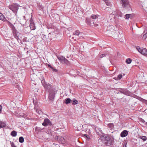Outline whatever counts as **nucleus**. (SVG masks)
<instances>
[{"instance_id":"7ed1b4c3","label":"nucleus","mask_w":147,"mask_h":147,"mask_svg":"<svg viewBox=\"0 0 147 147\" xmlns=\"http://www.w3.org/2000/svg\"><path fill=\"white\" fill-rule=\"evenodd\" d=\"M8 7L14 13H17L18 9V5L15 3L10 5Z\"/></svg>"},{"instance_id":"09e8293b","label":"nucleus","mask_w":147,"mask_h":147,"mask_svg":"<svg viewBox=\"0 0 147 147\" xmlns=\"http://www.w3.org/2000/svg\"><path fill=\"white\" fill-rule=\"evenodd\" d=\"M140 98V99H140V100H141V99H142V98Z\"/></svg>"},{"instance_id":"dca6fc26","label":"nucleus","mask_w":147,"mask_h":147,"mask_svg":"<svg viewBox=\"0 0 147 147\" xmlns=\"http://www.w3.org/2000/svg\"><path fill=\"white\" fill-rule=\"evenodd\" d=\"M57 58L58 59L60 62H61V63H63V60H64L65 58L64 57L62 56H57Z\"/></svg>"},{"instance_id":"0eeeda50","label":"nucleus","mask_w":147,"mask_h":147,"mask_svg":"<svg viewBox=\"0 0 147 147\" xmlns=\"http://www.w3.org/2000/svg\"><path fill=\"white\" fill-rule=\"evenodd\" d=\"M137 50L140 53L146 56L147 55V49L146 48H140L139 47L136 48Z\"/></svg>"},{"instance_id":"e433bc0d","label":"nucleus","mask_w":147,"mask_h":147,"mask_svg":"<svg viewBox=\"0 0 147 147\" xmlns=\"http://www.w3.org/2000/svg\"><path fill=\"white\" fill-rule=\"evenodd\" d=\"M84 136L86 137V138H87L88 140H89L90 139V138L89 136L86 134H84Z\"/></svg>"},{"instance_id":"f3484780","label":"nucleus","mask_w":147,"mask_h":147,"mask_svg":"<svg viewBox=\"0 0 147 147\" xmlns=\"http://www.w3.org/2000/svg\"><path fill=\"white\" fill-rule=\"evenodd\" d=\"M36 110V112L39 114H41L42 113V111L40 110V109L39 108H38L37 109L34 108Z\"/></svg>"},{"instance_id":"cd10ccee","label":"nucleus","mask_w":147,"mask_h":147,"mask_svg":"<svg viewBox=\"0 0 147 147\" xmlns=\"http://www.w3.org/2000/svg\"><path fill=\"white\" fill-rule=\"evenodd\" d=\"M47 133L49 135V136L50 137V138H52L51 136H52V132L50 130H48L47 132Z\"/></svg>"},{"instance_id":"c9c22d12","label":"nucleus","mask_w":147,"mask_h":147,"mask_svg":"<svg viewBox=\"0 0 147 147\" xmlns=\"http://www.w3.org/2000/svg\"><path fill=\"white\" fill-rule=\"evenodd\" d=\"M106 55V54H102L100 55V57L102 58L103 57H105Z\"/></svg>"},{"instance_id":"49530a36","label":"nucleus","mask_w":147,"mask_h":147,"mask_svg":"<svg viewBox=\"0 0 147 147\" xmlns=\"http://www.w3.org/2000/svg\"><path fill=\"white\" fill-rule=\"evenodd\" d=\"M108 8V10H109V9H111V8H107L106 9H107Z\"/></svg>"},{"instance_id":"c756f323","label":"nucleus","mask_w":147,"mask_h":147,"mask_svg":"<svg viewBox=\"0 0 147 147\" xmlns=\"http://www.w3.org/2000/svg\"><path fill=\"white\" fill-rule=\"evenodd\" d=\"M131 14H127L125 15V19H128L131 16Z\"/></svg>"},{"instance_id":"9b49d317","label":"nucleus","mask_w":147,"mask_h":147,"mask_svg":"<svg viewBox=\"0 0 147 147\" xmlns=\"http://www.w3.org/2000/svg\"><path fill=\"white\" fill-rule=\"evenodd\" d=\"M30 27L31 30H34L36 28L35 24L32 18L30 20Z\"/></svg>"},{"instance_id":"c85d7f7f","label":"nucleus","mask_w":147,"mask_h":147,"mask_svg":"<svg viewBox=\"0 0 147 147\" xmlns=\"http://www.w3.org/2000/svg\"><path fill=\"white\" fill-rule=\"evenodd\" d=\"M63 63H64L67 65H68L69 63V61L67 59L65 58V59L63 60Z\"/></svg>"},{"instance_id":"4468645a","label":"nucleus","mask_w":147,"mask_h":147,"mask_svg":"<svg viewBox=\"0 0 147 147\" xmlns=\"http://www.w3.org/2000/svg\"><path fill=\"white\" fill-rule=\"evenodd\" d=\"M128 134V131L126 130H124L121 133L120 135L121 137L123 138L127 136Z\"/></svg>"},{"instance_id":"5701e85b","label":"nucleus","mask_w":147,"mask_h":147,"mask_svg":"<svg viewBox=\"0 0 147 147\" xmlns=\"http://www.w3.org/2000/svg\"><path fill=\"white\" fill-rule=\"evenodd\" d=\"M78 102L75 98H74L72 100V104L73 105H76L78 104Z\"/></svg>"},{"instance_id":"39448f33","label":"nucleus","mask_w":147,"mask_h":147,"mask_svg":"<svg viewBox=\"0 0 147 147\" xmlns=\"http://www.w3.org/2000/svg\"><path fill=\"white\" fill-rule=\"evenodd\" d=\"M104 137L105 144L107 146H109L112 144V140L111 138L109 136L105 135Z\"/></svg>"},{"instance_id":"4be33fe9","label":"nucleus","mask_w":147,"mask_h":147,"mask_svg":"<svg viewBox=\"0 0 147 147\" xmlns=\"http://www.w3.org/2000/svg\"><path fill=\"white\" fill-rule=\"evenodd\" d=\"M18 32H16L15 33H13V36L14 37V38L16 39L17 40H18L19 39V37L18 36Z\"/></svg>"},{"instance_id":"58836bf2","label":"nucleus","mask_w":147,"mask_h":147,"mask_svg":"<svg viewBox=\"0 0 147 147\" xmlns=\"http://www.w3.org/2000/svg\"><path fill=\"white\" fill-rule=\"evenodd\" d=\"M51 68L53 71H54L55 72H57V69H54L52 67H51Z\"/></svg>"},{"instance_id":"f704fd0d","label":"nucleus","mask_w":147,"mask_h":147,"mask_svg":"<svg viewBox=\"0 0 147 147\" xmlns=\"http://www.w3.org/2000/svg\"><path fill=\"white\" fill-rule=\"evenodd\" d=\"M122 74H120L118 75L117 77L120 80L122 78Z\"/></svg>"},{"instance_id":"6e6552de","label":"nucleus","mask_w":147,"mask_h":147,"mask_svg":"<svg viewBox=\"0 0 147 147\" xmlns=\"http://www.w3.org/2000/svg\"><path fill=\"white\" fill-rule=\"evenodd\" d=\"M56 93V92L55 90H53V91H49V99L51 100H53L54 99L55 94Z\"/></svg>"},{"instance_id":"393cba45","label":"nucleus","mask_w":147,"mask_h":147,"mask_svg":"<svg viewBox=\"0 0 147 147\" xmlns=\"http://www.w3.org/2000/svg\"><path fill=\"white\" fill-rule=\"evenodd\" d=\"M106 4V5L107 6H110L111 5V3L110 2H108V0H103Z\"/></svg>"},{"instance_id":"c03bdc74","label":"nucleus","mask_w":147,"mask_h":147,"mask_svg":"<svg viewBox=\"0 0 147 147\" xmlns=\"http://www.w3.org/2000/svg\"><path fill=\"white\" fill-rule=\"evenodd\" d=\"M114 92H115V93H117V94L119 93V92H118V90H116V91H115Z\"/></svg>"},{"instance_id":"9d476101","label":"nucleus","mask_w":147,"mask_h":147,"mask_svg":"<svg viewBox=\"0 0 147 147\" xmlns=\"http://www.w3.org/2000/svg\"><path fill=\"white\" fill-rule=\"evenodd\" d=\"M42 125L43 126L46 127L49 125H52V124L48 119L45 118L43 122L42 123Z\"/></svg>"},{"instance_id":"a19ab883","label":"nucleus","mask_w":147,"mask_h":147,"mask_svg":"<svg viewBox=\"0 0 147 147\" xmlns=\"http://www.w3.org/2000/svg\"><path fill=\"white\" fill-rule=\"evenodd\" d=\"M2 106L0 105V113H1L2 111Z\"/></svg>"},{"instance_id":"a878e982","label":"nucleus","mask_w":147,"mask_h":147,"mask_svg":"<svg viewBox=\"0 0 147 147\" xmlns=\"http://www.w3.org/2000/svg\"><path fill=\"white\" fill-rule=\"evenodd\" d=\"M19 142L21 143H22L24 142V138L22 137H20L19 139Z\"/></svg>"},{"instance_id":"79ce46f5","label":"nucleus","mask_w":147,"mask_h":147,"mask_svg":"<svg viewBox=\"0 0 147 147\" xmlns=\"http://www.w3.org/2000/svg\"><path fill=\"white\" fill-rule=\"evenodd\" d=\"M55 138V140H58V137L57 136H56Z\"/></svg>"},{"instance_id":"423d86ee","label":"nucleus","mask_w":147,"mask_h":147,"mask_svg":"<svg viewBox=\"0 0 147 147\" xmlns=\"http://www.w3.org/2000/svg\"><path fill=\"white\" fill-rule=\"evenodd\" d=\"M120 3L122 7L127 9L129 7V1L128 0H121Z\"/></svg>"},{"instance_id":"412c9836","label":"nucleus","mask_w":147,"mask_h":147,"mask_svg":"<svg viewBox=\"0 0 147 147\" xmlns=\"http://www.w3.org/2000/svg\"><path fill=\"white\" fill-rule=\"evenodd\" d=\"M11 134L13 137H16L17 136V132L15 131H13L11 132Z\"/></svg>"},{"instance_id":"ea45409f","label":"nucleus","mask_w":147,"mask_h":147,"mask_svg":"<svg viewBox=\"0 0 147 147\" xmlns=\"http://www.w3.org/2000/svg\"><path fill=\"white\" fill-rule=\"evenodd\" d=\"M140 121L142 123H144L145 122V121L142 119H140Z\"/></svg>"},{"instance_id":"b1692460","label":"nucleus","mask_w":147,"mask_h":147,"mask_svg":"<svg viewBox=\"0 0 147 147\" xmlns=\"http://www.w3.org/2000/svg\"><path fill=\"white\" fill-rule=\"evenodd\" d=\"M60 141H61V142L62 144H64L65 143V140L64 139V138L63 137H61L60 139Z\"/></svg>"},{"instance_id":"a211bd4d","label":"nucleus","mask_w":147,"mask_h":147,"mask_svg":"<svg viewBox=\"0 0 147 147\" xmlns=\"http://www.w3.org/2000/svg\"><path fill=\"white\" fill-rule=\"evenodd\" d=\"M71 100L69 98H67L65 99V102L66 104H67L70 103Z\"/></svg>"},{"instance_id":"f8f14e48","label":"nucleus","mask_w":147,"mask_h":147,"mask_svg":"<svg viewBox=\"0 0 147 147\" xmlns=\"http://www.w3.org/2000/svg\"><path fill=\"white\" fill-rule=\"evenodd\" d=\"M73 35L79 36V37H82L83 36V34L80 32L78 30H76L73 33Z\"/></svg>"},{"instance_id":"2eb2a0df","label":"nucleus","mask_w":147,"mask_h":147,"mask_svg":"<svg viewBox=\"0 0 147 147\" xmlns=\"http://www.w3.org/2000/svg\"><path fill=\"white\" fill-rule=\"evenodd\" d=\"M44 129V128H41L39 127H35V131L37 132L38 133L39 132L42 131H43V130Z\"/></svg>"},{"instance_id":"72a5a7b5","label":"nucleus","mask_w":147,"mask_h":147,"mask_svg":"<svg viewBox=\"0 0 147 147\" xmlns=\"http://www.w3.org/2000/svg\"><path fill=\"white\" fill-rule=\"evenodd\" d=\"M147 37V33H146L145 34H144L143 35L142 38L143 39H145Z\"/></svg>"},{"instance_id":"6ab92c4d","label":"nucleus","mask_w":147,"mask_h":147,"mask_svg":"<svg viewBox=\"0 0 147 147\" xmlns=\"http://www.w3.org/2000/svg\"><path fill=\"white\" fill-rule=\"evenodd\" d=\"M6 126V124L4 122H0V128L5 127Z\"/></svg>"},{"instance_id":"20e7f679","label":"nucleus","mask_w":147,"mask_h":147,"mask_svg":"<svg viewBox=\"0 0 147 147\" xmlns=\"http://www.w3.org/2000/svg\"><path fill=\"white\" fill-rule=\"evenodd\" d=\"M98 18L97 16L95 15L92 14L91 16V17L90 18H86V23L88 25H90V26H93V25L94 24V22H91L90 21L91 20L93 19L95 20L96 19Z\"/></svg>"},{"instance_id":"2f4dec72","label":"nucleus","mask_w":147,"mask_h":147,"mask_svg":"<svg viewBox=\"0 0 147 147\" xmlns=\"http://www.w3.org/2000/svg\"><path fill=\"white\" fill-rule=\"evenodd\" d=\"M41 37L42 38V40H44L46 38V36L45 34H41Z\"/></svg>"},{"instance_id":"a18cd8bd","label":"nucleus","mask_w":147,"mask_h":147,"mask_svg":"<svg viewBox=\"0 0 147 147\" xmlns=\"http://www.w3.org/2000/svg\"><path fill=\"white\" fill-rule=\"evenodd\" d=\"M41 9H42L43 8V7L42 6H40Z\"/></svg>"},{"instance_id":"de8ad7c7","label":"nucleus","mask_w":147,"mask_h":147,"mask_svg":"<svg viewBox=\"0 0 147 147\" xmlns=\"http://www.w3.org/2000/svg\"><path fill=\"white\" fill-rule=\"evenodd\" d=\"M90 22H93V21H92V20H91V21H90Z\"/></svg>"},{"instance_id":"4c0bfd02","label":"nucleus","mask_w":147,"mask_h":147,"mask_svg":"<svg viewBox=\"0 0 147 147\" xmlns=\"http://www.w3.org/2000/svg\"><path fill=\"white\" fill-rule=\"evenodd\" d=\"M41 82H42V85H43L44 86V85H45V84H45V81L44 80H42L41 81Z\"/></svg>"},{"instance_id":"f03ea898","label":"nucleus","mask_w":147,"mask_h":147,"mask_svg":"<svg viewBox=\"0 0 147 147\" xmlns=\"http://www.w3.org/2000/svg\"><path fill=\"white\" fill-rule=\"evenodd\" d=\"M123 15L122 13L120 11L118 10L116 11H113L112 14L109 15V17H113V18H117L118 19H120V18L123 16Z\"/></svg>"},{"instance_id":"bb28decb","label":"nucleus","mask_w":147,"mask_h":147,"mask_svg":"<svg viewBox=\"0 0 147 147\" xmlns=\"http://www.w3.org/2000/svg\"><path fill=\"white\" fill-rule=\"evenodd\" d=\"M131 60L130 58H128L126 60V62L128 64H129L131 63Z\"/></svg>"},{"instance_id":"37998d69","label":"nucleus","mask_w":147,"mask_h":147,"mask_svg":"<svg viewBox=\"0 0 147 147\" xmlns=\"http://www.w3.org/2000/svg\"><path fill=\"white\" fill-rule=\"evenodd\" d=\"M126 144L125 143L123 145V147H127Z\"/></svg>"},{"instance_id":"ddd939ff","label":"nucleus","mask_w":147,"mask_h":147,"mask_svg":"<svg viewBox=\"0 0 147 147\" xmlns=\"http://www.w3.org/2000/svg\"><path fill=\"white\" fill-rule=\"evenodd\" d=\"M118 91L124 94L127 95L128 94V91L125 89L119 88Z\"/></svg>"},{"instance_id":"473e14b6","label":"nucleus","mask_w":147,"mask_h":147,"mask_svg":"<svg viewBox=\"0 0 147 147\" xmlns=\"http://www.w3.org/2000/svg\"><path fill=\"white\" fill-rule=\"evenodd\" d=\"M11 145V147H17L14 144L13 142H10Z\"/></svg>"},{"instance_id":"aec40b11","label":"nucleus","mask_w":147,"mask_h":147,"mask_svg":"<svg viewBox=\"0 0 147 147\" xmlns=\"http://www.w3.org/2000/svg\"><path fill=\"white\" fill-rule=\"evenodd\" d=\"M139 138L142 139L143 141H145L147 139V138L146 136H141L139 137Z\"/></svg>"},{"instance_id":"1a4fd4ad","label":"nucleus","mask_w":147,"mask_h":147,"mask_svg":"<svg viewBox=\"0 0 147 147\" xmlns=\"http://www.w3.org/2000/svg\"><path fill=\"white\" fill-rule=\"evenodd\" d=\"M44 87L46 89V90L48 91L49 92L50 91H53V90H55L53 87L52 85L50 84H45Z\"/></svg>"},{"instance_id":"7c9ffc66","label":"nucleus","mask_w":147,"mask_h":147,"mask_svg":"<svg viewBox=\"0 0 147 147\" xmlns=\"http://www.w3.org/2000/svg\"><path fill=\"white\" fill-rule=\"evenodd\" d=\"M108 127H113V125L112 123H110L108 124Z\"/></svg>"},{"instance_id":"f257e3e1","label":"nucleus","mask_w":147,"mask_h":147,"mask_svg":"<svg viewBox=\"0 0 147 147\" xmlns=\"http://www.w3.org/2000/svg\"><path fill=\"white\" fill-rule=\"evenodd\" d=\"M0 20L3 21V22H7L10 25V26L12 31L13 33H15L16 32H17V30L16 29L15 27L13 25L8 21L5 18V16L3 14L0 12Z\"/></svg>"}]
</instances>
